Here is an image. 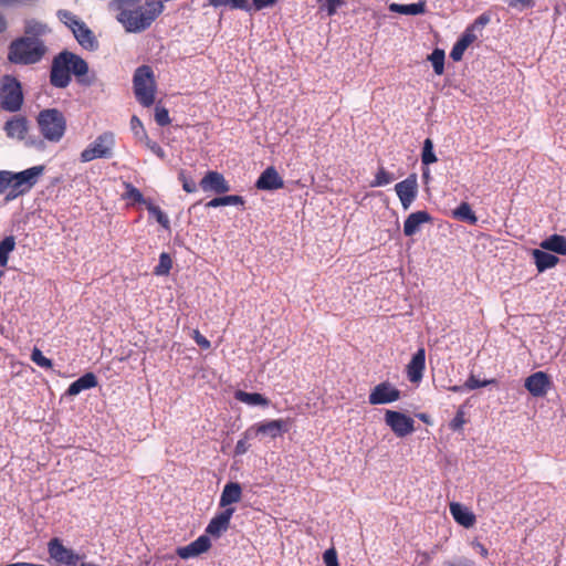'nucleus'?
Wrapping results in <instances>:
<instances>
[{"instance_id": "1", "label": "nucleus", "mask_w": 566, "mask_h": 566, "mask_svg": "<svg viewBox=\"0 0 566 566\" xmlns=\"http://www.w3.org/2000/svg\"><path fill=\"white\" fill-rule=\"evenodd\" d=\"M111 8L116 12L117 21L126 32L142 33L149 29L164 12L165 6L158 0H112Z\"/></svg>"}, {"instance_id": "2", "label": "nucleus", "mask_w": 566, "mask_h": 566, "mask_svg": "<svg viewBox=\"0 0 566 566\" xmlns=\"http://www.w3.org/2000/svg\"><path fill=\"white\" fill-rule=\"evenodd\" d=\"M87 73L88 64L84 59L71 51L63 50L52 60L50 84L56 88H65L74 75L80 84L88 86L92 84V80L86 77Z\"/></svg>"}, {"instance_id": "3", "label": "nucleus", "mask_w": 566, "mask_h": 566, "mask_svg": "<svg viewBox=\"0 0 566 566\" xmlns=\"http://www.w3.org/2000/svg\"><path fill=\"white\" fill-rule=\"evenodd\" d=\"M49 52L45 41H32L29 36H18L8 46L7 59L14 65H35L43 61Z\"/></svg>"}, {"instance_id": "4", "label": "nucleus", "mask_w": 566, "mask_h": 566, "mask_svg": "<svg viewBox=\"0 0 566 566\" xmlns=\"http://www.w3.org/2000/svg\"><path fill=\"white\" fill-rule=\"evenodd\" d=\"M36 123L41 135L51 143H59L66 130V119L57 108H46L39 113Z\"/></svg>"}, {"instance_id": "5", "label": "nucleus", "mask_w": 566, "mask_h": 566, "mask_svg": "<svg viewBox=\"0 0 566 566\" xmlns=\"http://www.w3.org/2000/svg\"><path fill=\"white\" fill-rule=\"evenodd\" d=\"M134 94L136 99L144 106L149 107L155 103L156 81L149 65H142L136 69L133 77Z\"/></svg>"}, {"instance_id": "6", "label": "nucleus", "mask_w": 566, "mask_h": 566, "mask_svg": "<svg viewBox=\"0 0 566 566\" xmlns=\"http://www.w3.org/2000/svg\"><path fill=\"white\" fill-rule=\"evenodd\" d=\"M24 102L23 90L20 81L10 74L0 78V108L9 113H17Z\"/></svg>"}, {"instance_id": "7", "label": "nucleus", "mask_w": 566, "mask_h": 566, "mask_svg": "<svg viewBox=\"0 0 566 566\" xmlns=\"http://www.w3.org/2000/svg\"><path fill=\"white\" fill-rule=\"evenodd\" d=\"M44 166H34L20 172H12L8 170L10 179V190L6 196V201H11L30 191V189L38 182L39 177L43 174Z\"/></svg>"}, {"instance_id": "8", "label": "nucleus", "mask_w": 566, "mask_h": 566, "mask_svg": "<svg viewBox=\"0 0 566 566\" xmlns=\"http://www.w3.org/2000/svg\"><path fill=\"white\" fill-rule=\"evenodd\" d=\"M115 135L112 132H104L98 135L84 150L80 158L82 163H88L94 159H109L114 155Z\"/></svg>"}, {"instance_id": "9", "label": "nucleus", "mask_w": 566, "mask_h": 566, "mask_svg": "<svg viewBox=\"0 0 566 566\" xmlns=\"http://www.w3.org/2000/svg\"><path fill=\"white\" fill-rule=\"evenodd\" d=\"M290 428L289 419H274L254 423L245 430V439H253L258 436H268L276 439Z\"/></svg>"}, {"instance_id": "10", "label": "nucleus", "mask_w": 566, "mask_h": 566, "mask_svg": "<svg viewBox=\"0 0 566 566\" xmlns=\"http://www.w3.org/2000/svg\"><path fill=\"white\" fill-rule=\"evenodd\" d=\"M48 554L59 565L76 566L81 560V556L63 545L62 539L53 537L48 542Z\"/></svg>"}, {"instance_id": "11", "label": "nucleus", "mask_w": 566, "mask_h": 566, "mask_svg": "<svg viewBox=\"0 0 566 566\" xmlns=\"http://www.w3.org/2000/svg\"><path fill=\"white\" fill-rule=\"evenodd\" d=\"M385 422L399 438H403L415 431L413 419L400 411L386 410Z\"/></svg>"}, {"instance_id": "12", "label": "nucleus", "mask_w": 566, "mask_h": 566, "mask_svg": "<svg viewBox=\"0 0 566 566\" xmlns=\"http://www.w3.org/2000/svg\"><path fill=\"white\" fill-rule=\"evenodd\" d=\"M400 397L401 392L398 388L389 381H382L371 389L368 402L373 406L386 405L399 400Z\"/></svg>"}, {"instance_id": "13", "label": "nucleus", "mask_w": 566, "mask_h": 566, "mask_svg": "<svg viewBox=\"0 0 566 566\" xmlns=\"http://www.w3.org/2000/svg\"><path fill=\"white\" fill-rule=\"evenodd\" d=\"M396 193L401 202V206L407 210L415 201L418 193V184L416 175H410L405 180L396 184Z\"/></svg>"}, {"instance_id": "14", "label": "nucleus", "mask_w": 566, "mask_h": 566, "mask_svg": "<svg viewBox=\"0 0 566 566\" xmlns=\"http://www.w3.org/2000/svg\"><path fill=\"white\" fill-rule=\"evenodd\" d=\"M524 386L532 396L544 397L548 392L552 381L546 373L536 371L525 379Z\"/></svg>"}, {"instance_id": "15", "label": "nucleus", "mask_w": 566, "mask_h": 566, "mask_svg": "<svg viewBox=\"0 0 566 566\" xmlns=\"http://www.w3.org/2000/svg\"><path fill=\"white\" fill-rule=\"evenodd\" d=\"M3 130L10 139L24 140L29 133V120L25 116L14 115L4 123Z\"/></svg>"}, {"instance_id": "16", "label": "nucleus", "mask_w": 566, "mask_h": 566, "mask_svg": "<svg viewBox=\"0 0 566 566\" xmlns=\"http://www.w3.org/2000/svg\"><path fill=\"white\" fill-rule=\"evenodd\" d=\"M200 187L203 191H213L216 193H226L230 191V185L222 174L210 170L200 180Z\"/></svg>"}, {"instance_id": "17", "label": "nucleus", "mask_w": 566, "mask_h": 566, "mask_svg": "<svg viewBox=\"0 0 566 566\" xmlns=\"http://www.w3.org/2000/svg\"><path fill=\"white\" fill-rule=\"evenodd\" d=\"M255 187L259 190H277L284 187V180L275 169V167L270 166L265 168L255 182Z\"/></svg>"}, {"instance_id": "18", "label": "nucleus", "mask_w": 566, "mask_h": 566, "mask_svg": "<svg viewBox=\"0 0 566 566\" xmlns=\"http://www.w3.org/2000/svg\"><path fill=\"white\" fill-rule=\"evenodd\" d=\"M211 547L210 538L207 535H200L197 539L186 546L176 549L177 555L182 559L197 557L206 553Z\"/></svg>"}, {"instance_id": "19", "label": "nucleus", "mask_w": 566, "mask_h": 566, "mask_svg": "<svg viewBox=\"0 0 566 566\" xmlns=\"http://www.w3.org/2000/svg\"><path fill=\"white\" fill-rule=\"evenodd\" d=\"M72 30L81 46L90 51H94L98 48V42L94 33L84 22L73 19Z\"/></svg>"}, {"instance_id": "20", "label": "nucleus", "mask_w": 566, "mask_h": 566, "mask_svg": "<svg viewBox=\"0 0 566 566\" xmlns=\"http://www.w3.org/2000/svg\"><path fill=\"white\" fill-rule=\"evenodd\" d=\"M233 513V507H227L224 511L213 516L206 528V533L211 536L219 537L229 528Z\"/></svg>"}, {"instance_id": "21", "label": "nucleus", "mask_w": 566, "mask_h": 566, "mask_svg": "<svg viewBox=\"0 0 566 566\" xmlns=\"http://www.w3.org/2000/svg\"><path fill=\"white\" fill-rule=\"evenodd\" d=\"M426 368V350L423 347L418 348L411 360L408 363L406 371L411 382H419L423 377Z\"/></svg>"}, {"instance_id": "22", "label": "nucleus", "mask_w": 566, "mask_h": 566, "mask_svg": "<svg viewBox=\"0 0 566 566\" xmlns=\"http://www.w3.org/2000/svg\"><path fill=\"white\" fill-rule=\"evenodd\" d=\"M51 32L49 25L36 19H25L23 23V34L32 41H44L43 38Z\"/></svg>"}, {"instance_id": "23", "label": "nucleus", "mask_w": 566, "mask_h": 566, "mask_svg": "<svg viewBox=\"0 0 566 566\" xmlns=\"http://www.w3.org/2000/svg\"><path fill=\"white\" fill-rule=\"evenodd\" d=\"M450 513L454 521L465 528L472 527L476 522L474 513L458 502L450 504Z\"/></svg>"}, {"instance_id": "24", "label": "nucleus", "mask_w": 566, "mask_h": 566, "mask_svg": "<svg viewBox=\"0 0 566 566\" xmlns=\"http://www.w3.org/2000/svg\"><path fill=\"white\" fill-rule=\"evenodd\" d=\"M431 221V216L427 211H416L410 213L403 223V234L411 237L416 234L421 224Z\"/></svg>"}, {"instance_id": "25", "label": "nucleus", "mask_w": 566, "mask_h": 566, "mask_svg": "<svg viewBox=\"0 0 566 566\" xmlns=\"http://www.w3.org/2000/svg\"><path fill=\"white\" fill-rule=\"evenodd\" d=\"M97 384H98V381H97V377L95 376V374L86 373L69 386V388L66 390V395L76 396L80 392H82L83 390H87V389L96 387Z\"/></svg>"}, {"instance_id": "26", "label": "nucleus", "mask_w": 566, "mask_h": 566, "mask_svg": "<svg viewBox=\"0 0 566 566\" xmlns=\"http://www.w3.org/2000/svg\"><path fill=\"white\" fill-rule=\"evenodd\" d=\"M242 496V488L237 482H229L224 485L221 496H220V506L227 507L233 503H238Z\"/></svg>"}, {"instance_id": "27", "label": "nucleus", "mask_w": 566, "mask_h": 566, "mask_svg": "<svg viewBox=\"0 0 566 566\" xmlns=\"http://www.w3.org/2000/svg\"><path fill=\"white\" fill-rule=\"evenodd\" d=\"M533 256L535 260L536 268L539 272L554 268L558 263L557 256L542 250H534Z\"/></svg>"}, {"instance_id": "28", "label": "nucleus", "mask_w": 566, "mask_h": 566, "mask_svg": "<svg viewBox=\"0 0 566 566\" xmlns=\"http://www.w3.org/2000/svg\"><path fill=\"white\" fill-rule=\"evenodd\" d=\"M541 247L545 250L566 255V238L559 234H553L545 239Z\"/></svg>"}, {"instance_id": "29", "label": "nucleus", "mask_w": 566, "mask_h": 566, "mask_svg": "<svg viewBox=\"0 0 566 566\" xmlns=\"http://www.w3.org/2000/svg\"><path fill=\"white\" fill-rule=\"evenodd\" d=\"M389 9L400 14L417 15L426 12V3L423 1L409 4L392 3Z\"/></svg>"}, {"instance_id": "30", "label": "nucleus", "mask_w": 566, "mask_h": 566, "mask_svg": "<svg viewBox=\"0 0 566 566\" xmlns=\"http://www.w3.org/2000/svg\"><path fill=\"white\" fill-rule=\"evenodd\" d=\"M235 399L252 406H268L269 399L259 392H247L238 390L234 395Z\"/></svg>"}, {"instance_id": "31", "label": "nucleus", "mask_w": 566, "mask_h": 566, "mask_svg": "<svg viewBox=\"0 0 566 566\" xmlns=\"http://www.w3.org/2000/svg\"><path fill=\"white\" fill-rule=\"evenodd\" d=\"M452 214L453 218L465 221L469 224H475L478 222V218L468 202H461L458 208L453 210Z\"/></svg>"}, {"instance_id": "32", "label": "nucleus", "mask_w": 566, "mask_h": 566, "mask_svg": "<svg viewBox=\"0 0 566 566\" xmlns=\"http://www.w3.org/2000/svg\"><path fill=\"white\" fill-rule=\"evenodd\" d=\"M229 205L243 206L244 199H243V197L238 196V195L217 197V198H213L210 201H208L206 203V207L207 208H217L220 206H229Z\"/></svg>"}, {"instance_id": "33", "label": "nucleus", "mask_w": 566, "mask_h": 566, "mask_svg": "<svg viewBox=\"0 0 566 566\" xmlns=\"http://www.w3.org/2000/svg\"><path fill=\"white\" fill-rule=\"evenodd\" d=\"M209 6L214 8L229 7L231 9H240L250 12L252 10L248 0H208Z\"/></svg>"}, {"instance_id": "34", "label": "nucleus", "mask_w": 566, "mask_h": 566, "mask_svg": "<svg viewBox=\"0 0 566 566\" xmlns=\"http://www.w3.org/2000/svg\"><path fill=\"white\" fill-rule=\"evenodd\" d=\"M15 248L14 237L9 235L0 241V266H6L8 264L9 254Z\"/></svg>"}, {"instance_id": "35", "label": "nucleus", "mask_w": 566, "mask_h": 566, "mask_svg": "<svg viewBox=\"0 0 566 566\" xmlns=\"http://www.w3.org/2000/svg\"><path fill=\"white\" fill-rule=\"evenodd\" d=\"M147 211L150 216H153L156 221L166 230L170 229V221L168 216L160 209V207L153 203V201L147 202L146 207Z\"/></svg>"}, {"instance_id": "36", "label": "nucleus", "mask_w": 566, "mask_h": 566, "mask_svg": "<svg viewBox=\"0 0 566 566\" xmlns=\"http://www.w3.org/2000/svg\"><path fill=\"white\" fill-rule=\"evenodd\" d=\"M428 60L432 63L434 73L437 75H442L444 72V52L440 49H436L428 56Z\"/></svg>"}, {"instance_id": "37", "label": "nucleus", "mask_w": 566, "mask_h": 566, "mask_svg": "<svg viewBox=\"0 0 566 566\" xmlns=\"http://www.w3.org/2000/svg\"><path fill=\"white\" fill-rule=\"evenodd\" d=\"M319 4V10L325 11L328 17L334 15L338 8L345 4L344 0H316Z\"/></svg>"}, {"instance_id": "38", "label": "nucleus", "mask_w": 566, "mask_h": 566, "mask_svg": "<svg viewBox=\"0 0 566 566\" xmlns=\"http://www.w3.org/2000/svg\"><path fill=\"white\" fill-rule=\"evenodd\" d=\"M395 177L388 172L384 167H380L375 175V179L370 182L371 187H381L394 181Z\"/></svg>"}, {"instance_id": "39", "label": "nucleus", "mask_w": 566, "mask_h": 566, "mask_svg": "<svg viewBox=\"0 0 566 566\" xmlns=\"http://www.w3.org/2000/svg\"><path fill=\"white\" fill-rule=\"evenodd\" d=\"M421 160H422V164H424V165H430L438 160L437 156L433 153L432 140L429 138H427L423 143Z\"/></svg>"}, {"instance_id": "40", "label": "nucleus", "mask_w": 566, "mask_h": 566, "mask_svg": "<svg viewBox=\"0 0 566 566\" xmlns=\"http://www.w3.org/2000/svg\"><path fill=\"white\" fill-rule=\"evenodd\" d=\"M172 266L171 258L168 253L164 252L159 256V264L155 268L156 275H166L169 273Z\"/></svg>"}, {"instance_id": "41", "label": "nucleus", "mask_w": 566, "mask_h": 566, "mask_svg": "<svg viewBox=\"0 0 566 566\" xmlns=\"http://www.w3.org/2000/svg\"><path fill=\"white\" fill-rule=\"evenodd\" d=\"M31 360L39 367L45 369H51L53 367L52 360L46 358L38 347L32 349Z\"/></svg>"}, {"instance_id": "42", "label": "nucleus", "mask_w": 566, "mask_h": 566, "mask_svg": "<svg viewBox=\"0 0 566 566\" xmlns=\"http://www.w3.org/2000/svg\"><path fill=\"white\" fill-rule=\"evenodd\" d=\"M126 197L128 199H132L134 202H137V203H142L144 205L145 207H147V202H150L151 200L150 199H146L143 193L140 192L139 189H137L136 187H134L133 185L130 184H127L126 185Z\"/></svg>"}, {"instance_id": "43", "label": "nucleus", "mask_w": 566, "mask_h": 566, "mask_svg": "<svg viewBox=\"0 0 566 566\" xmlns=\"http://www.w3.org/2000/svg\"><path fill=\"white\" fill-rule=\"evenodd\" d=\"M476 39L478 35L475 34L474 25H469L457 42H459L464 49H468Z\"/></svg>"}, {"instance_id": "44", "label": "nucleus", "mask_w": 566, "mask_h": 566, "mask_svg": "<svg viewBox=\"0 0 566 566\" xmlns=\"http://www.w3.org/2000/svg\"><path fill=\"white\" fill-rule=\"evenodd\" d=\"M476 39L478 35L475 34L474 25H469L457 42H459L464 49H468Z\"/></svg>"}, {"instance_id": "45", "label": "nucleus", "mask_w": 566, "mask_h": 566, "mask_svg": "<svg viewBox=\"0 0 566 566\" xmlns=\"http://www.w3.org/2000/svg\"><path fill=\"white\" fill-rule=\"evenodd\" d=\"M476 39L478 35L475 34L474 25H469L457 42H459L464 49H468Z\"/></svg>"}, {"instance_id": "46", "label": "nucleus", "mask_w": 566, "mask_h": 566, "mask_svg": "<svg viewBox=\"0 0 566 566\" xmlns=\"http://www.w3.org/2000/svg\"><path fill=\"white\" fill-rule=\"evenodd\" d=\"M495 382H496L495 379L480 380L474 375H470L469 378L467 379V381L464 382V388H467L469 390H473L476 388L486 387L488 385L495 384Z\"/></svg>"}, {"instance_id": "47", "label": "nucleus", "mask_w": 566, "mask_h": 566, "mask_svg": "<svg viewBox=\"0 0 566 566\" xmlns=\"http://www.w3.org/2000/svg\"><path fill=\"white\" fill-rule=\"evenodd\" d=\"M130 128L139 142L143 140V138H146L147 132L145 130L142 120L136 115L130 119Z\"/></svg>"}, {"instance_id": "48", "label": "nucleus", "mask_w": 566, "mask_h": 566, "mask_svg": "<svg viewBox=\"0 0 566 566\" xmlns=\"http://www.w3.org/2000/svg\"><path fill=\"white\" fill-rule=\"evenodd\" d=\"M155 120L161 127L169 125L171 120L168 109L157 105L155 108Z\"/></svg>"}, {"instance_id": "49", "label": "nucleus", "mask_w": 566, "mask_h": 566, "mask_svg": "<svg viewBox=\"0 0 566 566\" xmlns=\"http://www.w3.org/2000/svg\"><path fill=\"white\" fill-rule=\"evenodd\" d=\"M142 143L145 144V146L151 151L154 153L157 157H159L160 159H164L165 158V150L161 148V146L159 144H157L156 142H153L148 135H146V138H143V140H140Z\"/></svg>"}, {"instance_id": "50", "label": "nucleus", "mask_w": 566, "mask_h": 566, "mask_svg": "<svg viewBox=\"0 0 566 566\" xmlns=\"http://www.w3.org/2000/svg\"><path fill=\"white\" fill-rule=\"evenodd\" d=\"M510 8L517 9L520 11L524 9H532L535 6L534 0H506Z\"/></svg>"}, {"instance_id": "51", "label": "nucleus", "mask_w": 566, "mask_h": 566, "mask_svg": "<svg viewBox=\"0 0 566 566\" xmlns=\"http://www.w3.org/2000/svg\"><path fill=\"white\" fill-rule=\"evenodd\" d=\"M323 560L325 563V566H339L338 559H337V552L334 547L328 548L323 554Z\"/></svg>"}, {"instance_id": "52", "label": "nucleus", "mask_w": 566, "mask_h": 566, "mask_svg": "<svg viewBox=\"0 0 566 566\" xmlns=\"http://www.w3.org/2000/svg\"><path fill=\"white\" fill-rule=\"evenodd\" d=\"M179 180L182 182V188L186 192H196L197 191V185L193 180L187 178L184 171L179 174Z\"/></svg>"}, {"instance_id": "53", "label": "nucleus", "mask_w": 566, "mask_h": 566, "mask_svg": "<svg viewBox=\"0 0 566 566\" xmlns=\"http://www.w3.org/2000/svg\"><path fill=\"white\" fill-rule=\"evenodd\" d=\"M192 338L202 349H209L211 346L210 340H208L198 329L192 331Z\"/></svg>"}, {"instance_id": "54", "label": "nucleus", "mask_w": 566, "mask_h": 566, "mask_svg": "<svg viewBox=\"0 0 566 566\" xmlns=\"http://www.w3.org/2000/svg\"><path fill=\"white\" fill-rule=\"evenodd\" d=\"M248 440L249 439H245V431H244L242 434V438L240 440H238L235 448H234V453L237 455H242L248 452V450L250 448Z\"/></svg>"}, {"instance_id": "55", "label": "nucleus", "mask_w": 566, "mask_h": 566, "mask_svg": "<svg viewBox=\"0 0 566 566\" xmlns=\"http://www.w3.org/2000/svg\"><path fill=\"white\" fill-rule=\"evenodd\" d=\"M465 420H464V413L462 410H459L454 418L451 420L450 422V428L453 430V431H457V430H460L463 424H464Z\"/></svg>"}, {"instance_id": "56", "label": "nucleus", "mask_w": 566, "mask_h": 566, "mask_svg": "<svg viewBox=\"0 0 566 566\" xmlns=\"http://www.w3.org/2000/svg\"><path fill=\"white\" fill-rule=\"evenodd\" d=\"M467 49H464L459 42H455L453 48L451 49V52H450V57L454 61V62H459L462 60L463 57V54L465 52Z\"/></svg>"}, {"instance_id": "57", "label": "nucleus", "mask_w": 566, "mask_h": 566, "mask_svg": "<svg viewBox=\"0 0 566 566\" xmlns=\"http://www.w3.org/2000/svg\"><path fill=\"white\" fill-rule=\"evenodd\" d=\"M277 0H252V9L260 11L264 8L272 7Z\"/></svg>"}, {"instance_id": "58", "label": "nucleus", "mask_w": 566, "mask_h": 566, "mask_svg": "<svg viewBox=\"0 0 566 566\" xmlns=\"http://www.w3.org/2000/svg\"><path fill=\"white\" fill-rule=\"evenodd\" d=\"M8 188L10 189V179L8 177V170H0V195Z\"/></svg>"}, {"instance_id": "59", "label": "nucleus", "mask_w": 566, "mask_h": 566, "mask_svg": "<svg viewBox=\"0 0 566 566\" xmlns=\"http://www.w3.org/2000/svg\"><path fill=\"white\" fill-rule=\"evenodd\" d=\"M489 22H490V17L488 14L483 13V14L479 15L471 25H474V30H475L476 28H483Z\"/></svg>"}, {"instance_id": "60", "label": "nucleus", "mask_w": 566, "mask_h": 566, "mask_svg": "<svg viewBox=\"0 0 566 566\" xmlns=\"http://www.w3.org/2000/svg\"><path fill=\"white\" fill-rule=\"evenodd\" d=\"M34 1L35 0H0V6L1 7H12L18 3H31Z\"/></svg>"}, {"instance_id": "61", "label": "nucleus", "mask_w": 566, "mask_h": 566, "mask_svg": "<svg viewBox=\"0 0 566 566\" xmlns=\"http://www.w3.org/2000/svg\"><path fill=\"white\" fill-rule=\"evenodd\" d=\"M8 29V21L4 13L0 12V33L6 32Z\"/></svg>"}, {"instance_id": "62", "label": "nucleus", "mask_w": 566, "mask_h": 566, "mask_svg": "<svg viewBox=\"0 0 566 566\" xmlns=\"http://www.w3.org/2000/svg\"><path fill=\"white\" fill-rule=\"evenodd\" d=\"M476 546L480 548V553L483 557H486L489 552L488 549L485 548V546L481 543H478Z\"/></svg>"}, {"instance_id": "63", "label": "nucleus", "mask_w": 566, "mask_h": 566, "mask_svg": "<svg viewBox=\"0 0 566 566\" xmlns=\"http://www.w3.org/2000/svg\"><path fill=\"white\" fill-rule=\"evenodd\" d=\"M418 417H419V419H420V420H422L423 422L429 423V417H428V415H426V413H420Z\"/></svg>"}, {"instance_id": "64", "label": "nucleus", "mask_w": 566, "mask_h": 566, "mask_svg": "<svg viewBox=\"0 0 566 566\" xmlns=\"http://www.w3.org/2000/svg\"><path fill=\"white\" fill-rule=\"evenodd\" d=\"M461 389H462V387H461V386H452V387H450V390H451V391H453V392H458V391H460Z\"/></svg>"}]
</instances>
